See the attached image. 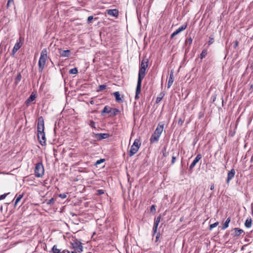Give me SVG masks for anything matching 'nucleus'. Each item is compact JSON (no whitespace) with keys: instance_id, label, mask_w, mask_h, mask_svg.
I'll return each instance as SVG.
<instances>
[{"instance_id":"nucleus-51","label":"nucleus","mask_w":253,"mask_h":253,"mask_svg":"<svg viewBox=\"0 0 253 253\" xmlns=\"http://www.w3.org/2000/svg\"><path fill=\"white\" fill-rule=\"evenodd\" d=\"M163 156L164 157H166L167 156V152H166V150L165 151V152H163Z\"/></svg>"},{"instance_id":"nucleus-25","label":"nucleus","mask_w":253,"mask_h":253,"mask_svg":"<svg viewBox=\"0 0 253 253\" xmlns=\"http://www.w3.org/2000/svg\"><path fill=\"white\" fill-rule=\"evenodd\" d=\"M110 112H111V108L110 107H109L108 106H106L104 107V109L102 111V114L103 115L104 113H108Z\"/></svg>"},{"instance_id":"nucleus-45","label":"nucleus","mask_w":253,"mask_h":253,"mask_svg":"<svg viewBox=\"0 0 253 253\" xmlns=\"http://www.w3.org/2000/svg\"><path fill=\"white\" fill-rule=\"evenodd\" d=\"M6 196V194H3V195L0 196V200L4 199Z\"/></svg>"},{"instance_id":"nucleus-46","label":"nucleus","mask_w":253,"mask_h":253,"mask_svg":"<svg viewBox=\"0 0 253 253\" xmlns=\"http://www.w3.org/2000/svg\"><path fill=\"white\" fill-rule=\"evenodd\" d=\"M156 211L155 207H151V211L155 212Z\"/></svg>"},{"instance_id":"nucleus-18","label":"nucleus","mask_w":253,"mask_h":253,"mask_svg":"<svg viewBox=\"0 0 253 253\" xmlns=\"http://www.w3.org/2000/svg\"><path fill=\"white\" fill-rule=\"evenodd\" d=\"M231 221L230 217H228L226 220H225V222L224 223L223 226L222 227V229L223 230H225L229 226V223H230Z\"/></svg>"},{"instance_id":"nucleus-41","label":"nucleus","mask_w":253,"mask_h":253,"mask_svg":"<svg viewBox=\"0 0 253 253\" xmlns=\"http://www.w3.org/2000/svg\"><path fill=\"white\" fill-rule=\"evenodd\" d=\"M214 39L212 38H210V40L209 41L208 43L209 45L212 44L213 42Z\"/></svg>"},{"instance_id":"nucleus-50","label":"nucleus","mask_w":253,"mask_h":253,"mask_svg":"<svg viewBox=\"0 0 253 253\" xmlns=\"http://www.w3.org/2000/svg\"><path fill=\"white\" fill-rule=\"evenodd\" d=\"M107 12L109 15H111V9H107Z\"/></svg>"},{"instance_id":"nucleus-12","label":"nucleus","mask_w":253,"mask_h":253,"mask_svg":"<svg viewBox=\"0 0 253 253\" xmlns=\"http://www.w3.org/2000/svg\"><path fill=\"white\" fill-rule=\"evenodd\" d=\"M160 137V136H159V135H158L154 132L150 138V143H154L155 142H158Z\"/></svg>"},{"instance_id":"nucleus-3","label":"nucleus","mask_w":253,"mask_h":253,"mask_svg":"<svg viewBox=\"0 0 253 253\" xmlns=\"http://www.w3.org/2000/svg\"><path fill=\"white\" fill-rule=\"evenodd\" d=\"M35 174L37 177H41L44 174V169L42 163H38L36 165L35 168Z\"/></svg>"},{"instance_id":"nucleus-1","label":"nucleus","mask_w":253,"mask_h":253,"mask_svg":"<svg viewBox=\"0 0 253 253\" xmlns=\"http://www.w3.org/2000/svg\"><path fill=\"white\" fill-rule=\"evenodd\" d=\"M148 59L144 58L140 62L135 91V98L138 97V95L140 93L142 81L146 75V69L148 66Z\"/></svg>"},{"instance_id":"nucleus-27","label":"nucleus","mask_w":253,"mask_h":253,"mask_svg":"<svg viewBox=\"0 0 253 253\" xmlns=\"http://www.w3.org/2000/svg\"><path fill=\"white\" fill-rule=\"evenodd\" d=\"M16 199L15 200V203H14L15 206H16L18 203V202L21 200V199L23 197V195L20 194L18 196L16 195Z\"/></svg>"},{"instance_id":"nucleus-40","label":"nucleus","mask_w":253,"mask_h":253,"mask_svg":"<svg viewBox=\"0 0 253 253\" xmlns=\"http://www.w3.org/2000/svg\"><path fill=\"white\" fill-rule=\"evenodd\" d=\"M13 3V0H8L7 3V7L8 8L10 3Z\"/></svg>"},{"instance_id":"nucleus-5","label":"nucleus","mask_w":253,"mask_h":253,"mask_svg":"<svg viewBox=\"0 0 253 253\" xmlns=\"http://www.w3.org/2000/svg\"><path fill=\"white\" fill-rule=\"evenodd\" d=\"M71 245L73 248L79 253H81L83 251V247L81 242L77 240L73 241L71 243Z\"/></svg>"},{"instance_id":"nucleus-39","label":"nucleus","mask_w":253,"mask_h":253,"mask_svg":"<svg viewBox=\"0 0 253 253\" xmlns=\"http://www.w3.org/2000/svg\"><path fill=\"white\" fill-rule=\"evenodd\" d=\"M176 159V158L175 156H172V160H171V162L172 165L174 164Z\"/></svg>"},{"instance_id":"nucleus-13","label":"nucleus","mask_w":253,"mask_h":253,"mask_svg":"<svg viewBox=\"0 0 253 253\" xmlns=\"http://www.w3.org/2000/svg\"><path fill=\"white\" fill-rule=\"evenodd\" d=\"M235 174V171L234 169H232L227 174V178L226 180L227 183H228L229 181L234 177Z\"/></svg>"},{"instance_id":"nucleus-49","label":"nucleus","mask_w":253,"mask_h":253,"mask_svg":"<svg viewBox=\"0 0 253 253\" xmlns=\"http://www.w3.org/2000/svg\"><path fill=\"white\" fill-rule=\"evenodd\" d=\"M52 201H53V198L51 199L50 200H49L48 201V202H47V204H51V203H52Z\"/></svg>"},{"instance_id":"nucleus-31","label":"nucleus","mask_w":253,"mask_h":253,"mask_svg":"<svg viewBox=\"0 0 253 253\" xmlns=\"http://www.w3.org/2000/svg\"><path fill=\"white\" fill-rule=\"evenodd\" d=\"M192 42V39L190 37L189 38H188L186 41H185V44L186 45H190Z\"/></svg>"},{"instance_id":"nucleus-30","label":"nucleus","mask_w":253,"mask_h":253,"mask_svg":"<svg viewBox=\"0 0 253 253\" xmlns=\"http://www.w3.org/2000/svg\"><path fill=\"white\" fill-rule=\"evenodd\" d=\"M69 73L71 74H76L78 73V69L77 68L71 69L69 71Z\"/></svg>"},{"instance_id":"nucleus-8","label":"nucleus","mask_w":253,"mask_h":253,"mask_svg":"<svg viewBox=\"0 0 253 253\" xmlns=\"http://www.w3.org/2000/svg\"><path fill=\"white\" fill-rule=\"evenodd\" d=\"M187 28V24H185L184 25H183L182 26H181V27H180L179 28H178L175 31H174L173 33L171 34V35H170V38L172 39L173 38L174 36H175L176 35H177V34H178L179 33H180L181 32H182V31L184 30L185 29H186V28Z\"/></svg>"},{"instance_id":"nucleus-57","label":"nucleus","mask_w":253,"mask_h":253,"mask_svg":"<svg viewBox=\"0 0 253 253\" xmlns=\"http://www.w3.org/2000/svg\"><path fill=\"white\" fill-rule=\"evenodd\" d=\"M2 206H0V210H2Z\"/></svg>"},{"instance_id":"nucleus-52","label":"nucleus","mask_w":253,"mask_h":253,"mask_svg":"<svg viewBox=\"0 0 253 253\" xmlns=\"http://www.w3.org/2000/svg\"><path fill=\"white\" fill-rule=\"evenodd\" d=\"M79 252L75 250L74 251H71V253H78Z\"/></svg>"},{"instance_id":"nucleus-19","label":"nucleus","mask_w":253,"mask_h":253,"mask_svg":"<svg viewBox=\"0 0 253 253\" xmlns=\"http://www.w3.org/2000/svg\"><path fill=\"white\" fill-rule=\"evenodd\" d=\"M252 220L250 218H248L246 219L245 222V226L246 227L249 228L252 226Z\"/></svg>"},{"instance_id":"nucleus-17","label":"nucleus","mask_w":253,"mask_h":253,"mask_svg":"<svg viewBox=\"0 0 253 253\" xmlns=\"http://www.w3.org/2000/svg\"><path fill=\"white\" fill-rule=\"evenodd\" d=\"M234 230L235 231V236H239L242 233L244 232V231L242 229L239 228H234Z\"/></svg>"},{"instance_id":"nucleus-16","label":"nucleus","mask_w":253,"mask_h":253,"mask_svg":"<svg viewBox=\"0 0 253 253\" xmlns=\"http://www.w3.org/2000/svg\"><path fill=\"white\" fill-rule=\"evenodd\" d=\"M113 6L112 5V7ZM119 15V11L118 9L112 8V17L118 18Z\"/></svg>"},{"instance_id":"nucleus-15","label":"nucleus","mask_w":253,"mask_h":253,"mask_svg":"<svg viewBox=\"0 0 253 253\" xmlns=\"http://www.w3.org/2000/svg\"><path fill=\"white\" fill-rule=\"evenodd\" d=\"M60 55L63 57H69L71 55V51L70 50H62L60 52Z\"/></svg>"},{"instance_id":"nucleus-20","label":"nucleus","mask_w":253,"mask_h":253,"mask_svg":"<svg viewBox=\"0 0 253 253\" xmlns=\"http://www.w3.org/2000/svg\"><path fill=\"white\" fill-rule=\"evenodd\" d=\"M36 98V95L35 94H34L33 93H32L30 97L26 100V103L29 104L31 102L34 101Z\"/></svg>"},{"instance_id":"nucleus-9","label":"nucleus","mask_w":253,"mask_h":253,"mask_svg":"<svg viewBox=\"0 0 253 253\" xmlns=\"http://www.w3.org/2000/svg\"><path fill=\"white\" fill-rule=\"evenodd\" d=\"M202 156L200 154H198L192 163L190 164L189 166V169L192 170L194 168L196 164L199 161V160L202 159Z\"/></svg>"},{"instance_id":"nucleus-55","label":"nucleus","mask_w":253,"mask_h":253,"mask_svg":"<svg viewBox=\"0 0 253 253\" xmlns=\"http://www.w3.org/2000/svg\"><path fill=\"white\" fill-rule=\"evenodd\" d=\"M252 207V215L253 216V207Z\"/></svg>"},{"instance_id":"nucleus-24","label":"nucleus","mask_w":253,"mask_h":253,"mask_svg":"<svg viewBox=\"0 0 253 253\" xmlns=\"http://www.w3.org/2000/svg\"><path fill=\"white\" fill-rule=\"evenodd\" d=\"M207 53H208V50L207 49H204L202 50V51L200 54V58L201 59H203V58L206 57V56L207 55Z\"/></svg>"},{"instance_id":"nucleus-44","label":"nucleus","mask_w":253,"mask_h":253,"mask_svg":"<svg viewBox=\"0 0 253 253\" xmlns=\"http://www.w3.org/2000/svg\"><path fill=\"white\" fill-rule=\"evenodd\" d=\"M183 123V121L182 120V119L180 118L178 120V124L180 125H182Z\"/></svg>"},{"instance_id":"nucleus-48","label":"nucleus","mask_w":253,"mask_h":253,"mask_svg":"<svg viewBox=\"0 0 253 253\" xmlns=\"http://www.w3.org/2000/svg\"><path fill=\"white\" fill-rule=\"evenodd\" d=\"M214 184H212L211 185V187H210V189L211 190H212L214 189Z\"/></svg>"},{"instance_id":"nucleus-56","label":"nucleus","mask_w":253,"mask_h":253,"mask_svg":"<svg viewBox=\"0 0 253 253\" xmlns=\"http://www.w3.org/2000/svg\"><path fill=\"white\" fill-rule=\"evenodd\" d=\"M251 68L253 69V64L251 65Z\"/></svg>"},{"instance_id":"nucleus-26","label":"nucleus","mask_w":253,"mask_h":253,"mask_svg":"<svg viewBox=\"0 0 253 253\" xmlns=\"http://www.w3.org/2000/svg\"><path fill=\"white\" fill-rule=\"evenodd\" d=\"M159 224L158 222H154L153 227V234H156L157 231L158 226L159 225Z\"/></svg>"},{"instance_id":"nucleus-10","label":"nucleus","mask_w":253,"mask_h":253,"mask_svg":"<svg viewBox=\"0 0 253 253\" xmlns=\"http://www.w3.org/2000/svg\"><path fill=\"white\" fill-rule=\"evenodd\" d=\"M164 124H159V125H158L156 129H155V130L154 132L156 134L159 135V136H161V135L163 131V129H164Z\"/></svg>"},{"instance_id":"nucleus-23","label":"nucleus","mask_w":253,"mask_h":253,"mask_svg":"<svg viewBox=\"0 0 253 253\" xmlns=\"http://www.w3.org/2000/svg\"><path fill=\"white\" fill-rule=\"evenodd\" d=\"M97 138L99 140L106 138L108 136V134L106 133H100L97 134Z\"/></svg>"},{"instance_id":"nucleus-7","label":"nucleus","mask_w":253,"mask_h":253,"mask_svg":"<svg viewBox=\"0 0 253 253\" xmlns=\"http://www.w3.org/2000/svg\"><path fill=\"white\" fill-rule=\"evenodd\" d=\"M38 138L42 145L43 146L45 145V136L44 132L38 133Z\"/></svg>"},{"instance_id":"nucleus-4","label":"nucleus","mask_w":253,"mask_h":253,"mask_svg":"<svg viewBox=\"0 0 253 253\" xmlns=\"http://www.w3.org/2000/svg\"><path fill=\"white\" fill-rule=\"evenodd\" d=\"M140 146V143H139V140L138 139H135L133 144L131 145L130 149L129 151V156H132L133 155L136 154L138 151Z\"/></svg>"},{"instance_id":"nucleus-37","label":"nucleus","mask_w":253,"mask_h":253,"mask_svg":"<svg viewBox=\"0 0 253 253\" xmlns=\"http://www.w3.org/2000/svg\"><path fill=\"white\" fill-rule=\"evenodd\" d=\"M161 215H160L159 216H158L155 219V222H158V223H160V220H161Z\"/></svg>"},{"instance_id":"nucleus-32","label":"nucleus","mask_w":253,"mask_h":253,"mask_svg":"<svg viewBox=\"0 0 253 253\" xmlns=\"http://www.w3.org/2000/svg\"><path fill=\"white\" fill-rule=\"evenodd\" d=\"M218 224V222H216L214 223H212L210 225V229L211 230L212 228L215 227Z\"/></svg>"},{"instance_id":"nucleus-58","label":"nucleus","mask_w":253,"mask_h":253,"mask_svg":"<svg viewBox=\"0 0 253 253\" xmlns=\"http://www.w3.org/2000/svg\"><path fill=\"white\" fill-rule=\"evenodd\" d=\"M91 123L94 124V122H92Z\"/></svg>"},{"instance_id":"nucleus-28","label":"nucleus","mask_w":253,"mask_h":253,"mask_svg":"<svg viewBox=\"0 0 253 253\" xmlns=\"http://www.w3.org/2000/svg\"><path fill=\"white\" fill-rule=\"evenodd\" d=\"M120 112L121 111L118 109L112 108V115L113 114V115H117L119 114Z\"/></svg>"},{"instance_id":"nucleus-54","label":"nucleus","mask_w":253,"mask_h":253,"mask_svg":"<svg viewBox=\"0 0 253 253\" xmlns=\"http://www.w3.org/2000/svg\"><path fill=\"white\" fill-rule=\"evenodd\" d=\"M159 236H160V234H157V236H156V240H157V239L159 238Z\"/></svg>"},{"instance_id":"nucleus-36","label":"nucleus","mask_w":253,"mask_h":253,"mask_svg":"<svg viewBox=\"0 0 253 253\" xmlns=\"http://www.w3.org/2000/svg\"><path fill=\"white\" fill-rule=\"evenodd\" d=\"M104 192L103 190L99 189L97 191V194L98 195H100L101 194H104Z\"/></svg>"},{"instance_id":"nucleus-21","label":"nucleus","mask_w":253,"mask_h":253,"mask_svg":"<svg viewBox=\"0 0 253 253\" xmlns=\"http://www.w3.org/2000/svg\"><path fill=\"white\" fill-rule=\"evenodd\" d=\"M21 78H22V76H21V73H19L15 79L14 84L16 85L19 84V83L20 82V81L21 80Z\"/></svg>"},{"instance_id":"nucleus-14","label":"nucleus","mask_w":253,"mask_h":253,"mask_svg":"<svg viewBox=\"0 0 253 253\" xmlns=\"http://www.w3.org/2000/svg\"><path fill=\"white\" fill-rule=\"evenodd\" d=\"M174 81L173 79V72L172 71H171L170 74L169 75V77L168 83V88H169L170 87L171 85L172 84Z\"/></svg>"},{"instance_id":"nucleus-43","label":"nucleus","mask_w":253,"mask_h":253,"mask_svg":"<svg viewBox=\"0 0 253 253\" xmlns=\"http://www.w3.org/2000/svg\"><path fill=\"white\" fill-rule=\"evenodd\" d=\"M103 161H104V160H103V159H100V160H98V161L96 162V165L100 164L101 163L103 162Z\"/></svg>"},{"instance_id":"nucleus-53","label":"nucleus","mask_w":253,"mask_h":253,"mask_svg":"<svg viewBox=\"0 0 253 253\" xmlns=\"http://www.w3.org/2000/svg\"><path fill=\"white\" fill-rule=\"evenodd\" d=\"M238 42L237 41H235V45H235V46H237L238 45Z\"/></svg>"},{"instance_id":"nucleus-11","label":"nucleus","mask_w":253,"mask_h":253,"mask_svg":"<svg viewBox=\"0 0 253 253\" xmlns=\"http://www.w3.org/2000/svg\"><path fill=\"white\" fill-rule=\"evenodd\" d=\"M113 95L115 97V100L117 102L120 103L123 102V97L121 96V95L119 91H116L114 92Z\"/></svg>"},{"instance_id":"nucleus-2","label":"nucleus","mask_w":253,"mask_h":253,"mask_svg":"<svg viewBox=\"0 0 253 253\" xmlns=\"http://www.w3.org/2000/svg\"><path fill=\"white\" fill-rule=\"evenodd\" d=\"M47 58V51L46 48H44L41 52V56L39 60V70L40 72H42L46 61Z\"/></svg>"},{"instance_id":"nucleus-42","label":"nucleus","mask_w":253,"mask_h":253,"mask_svg":"<svg viewBox=\"0 0 253 253\" xmlns=\"http://www.w3.org/2000/svg\"><path fill=\"white\" fill-rule=\"evenodd\" d=\"M162 98H163V96L160 97H158L156 99V103H159L162 99Z\"/></svg>"},{"instance_id":"nucleus-38","label":"nucleus","mask_w":253,"mask_h":253,"mask_svg":"<svg viewBox=\"0 0 253 253\" xmlns=\"http://www.w3.org/2000/svg\"><path fill=\"white\" fill-rule=\"evenodd\" d=\"M93 19V17L92 16H89L87 18V22L88 23H91V21Z\"/></svg>"},{"instance_id":"nucleus-33","label":"nucleus","mask_w":253,"mask_h":253,"mask_svg":"<svg viewBox=\"0 0 253 253\" xmlns=\"http://www.w3.org/2000/svg\"><path fill=\"white\" fill-rule=\"evenodd\" d=\"M204 116V112L203 111H200L198 113V118L200 119H201L202 118H203Z\"/></svg>"},{"instance_id":"nucleus-22","label":"nucleus","mask_w":253,"mask_h":253,"mask_svg":"<svg viewBox=\"0 0 253 253\" xmlns=\"http://www.w3.org/2000/svg\"><path fill=\"white\" fill-rule=\"evenodd\" d=\"M21 37H20L19 39V40H17L16 43L15 44L14 47L15 48H17V49H19L21 47L22 44L20 43L21 41H22Z\"/></svg>"},{"instance_id":"nucleus-29","label":"nucleus","mask_w":253,"mask_h":253,"mask_svg":"<svg viewBox=\"0 0 253 253\" xmlns=\"http://www.w3.org/2000/svg\"><path fill=\"white\" fill-rule=\"evenodd\" d=\"M52 250L53 253H60V250L57 248L56 245L53 246Z\"/></svg>"},{"instance_id":"nucleus-35","label":"nucleus","mask_w":253,"mask_h":253,"mask_svg":"<svg viewBox=\"0 0 253 253\" xmlns=\"http://www.w3.org/2000/svg\"><path fill=\"white\" fill-rule=\"evenodd\" d=\"M59 197L60 198H61V199H65L66 197H67V194H65V193H62V194H60L59 195Z\"/></svg>"},{"instance_id":"nucleus-34","label":"nucleus","mask_w":253,"mask_h":253,"mask_svg":"<svg viewBox=\"0 0 253 253\" xmlns=\"http://www.w3.org/2000/svg\"><path fill=\"white\" fill-rule=\"evenodd\" d=\"M106 87V85L102 84L99 86V91H101L103 89H104Z\"/></svg>"},{"instance_id":"nucleus-6","label":"nucleus","mask_w":253,"mask_h":253,"mask_svg":"<svg viewBox=\"0 0 253 253\" xmlns=\"http://www.w3.org/2000/svg\"><path fill=\"white\" fill-rule=\"evenodd\" d=\"M44 121L42 117H41L39 118L38 123L37 126L38 133L44 132Z\"/></svg>"},{"instance_id":"nucleus-47","label":"nucleus","mask_w":253,"mask_h":253,"mask_svg":"<svg viewBox=\"0 0 253 253\" xmlns=\"http://www.w3.org/2000/svg\"><path fill=\"white\" fill-rule=\"evenodd\" d=\"M19 49H17V48H15V47H13L12 51L13 53L16 52Z\"/></svg>"}]
</instances>
